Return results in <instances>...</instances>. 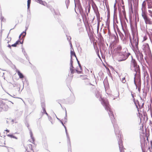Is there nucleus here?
Instances as JSON below:
<instances>
[{"instance_id":"obj_54","label":"nucleus","mask_w":152,"mask_h":152,"mask_svg":"<svg viewBox=\"0 0 152 152\" xmlns=\"http://www.w3.org/2000/svg\"><path fill=\"white\" fill-rule=\"evenodd\" d=\"M109 20H107H107L106 21V24H109Z\"/></svg>"},{"instance_id":"obj_14","label":"nucleus","mask_w":152,"mask_h":152,"mask_svg":"<svg viewBox=\"0 0 152 152\" xmlns=\"http://www.w3.org/2000/svg\"><path fill=\"white\" fill-rule=\"evenodd\" d=\"M26 31H23L22 33L20 35H19V40H20V38L21 37V36L22 35V39L25 36H26Z\"/></svg>"},{"instance_id":"obj_36","label":"nucleus","mask_w":152,"mask_h":152,"mask_svg":"<svg viewBox=\"0 0 152 152\" xmlns=\"http://www.w3.org/2000/svg\"><path fill=\"white\" fill-rule=\"evenodd\" d=\"M121 81L123 83H125L126 82L125 77L122 78V79L121 80Z\"/></svg>"},{"instance_id":"obj_43","label":"nucleus","mask_w":152,"mask_h":152,"mask_svg":"<svg viewBox=\"0 0 152 152\" xmlns=\"http://www.w3.org/2000/svg\"><path fill=\"white\" fill-rule=\"evenodd\" d=\"M76 72H77V74H78L81 73V72H82L81 70V71H79V70H76Z\"/></svg>"},{"instance_id":"obj_37","label":"nucleus","mask_w":152,"mask_h":152,"mask_svg":"<svg viewBox=\"0 0 152 152\" xmlns=\"http://www.w3.org/2000/svg\"><path fill=\"white\" fill-rule=\"evenodd\" d=\"M74 2H75V7H76V2L77 3H78V2H80V0H74Z\"/></svg>"},{"instance_id":"obj_58","label":"nucleus","mask_w":152,"mask_h":152,"mask_svg":"<svg viewBox=\"0 0 152 152\" xmlns=\"http://www.w3.org/2000/svg\"><path fill=\"white\" fill-rule=\"evenodd\" d=\"M141 148H142V152H145V151L144 150L142 146H141Z\"/></svg>"},{"instance_id":"obj_23","label":"nucleus","mask_w":152,"mask_h":152,"mask_svg":"<svg viewBox=\"0 0 152 152\" xmlns=\"http://www.w3.org/2000/svg\"><path fill=\"white\" fill-rule=\"evenodd\" d=\"M147 93L146 92H145L144 90V89L143 91V93H142V97L143 98H145V97L147 96Z\"/></svg>"},{"instance_id":"obj_6","label":"nucleus","mask_w":152,"mask_h":152,"mask_svg":"<svg viewBox=\"0 0 152 152\" xmlns=\"http://www.w3.org/2000/svg\"><path fill=\"white\" fill-rule=\"evenodd\" d=\"M142 48L144 52L148 53L150 51L149 45L148 43L144 44L142 46Z\"/></svg>"},{"instance_id":"obj_15","label":"nucleus","mask_w":152,"mask_h":152,"mask_svg":"<svg viewBox=\"0 0 152 152\" xmlns=\"http://www.w3.org/2000/svg\"><path fill=\"white\" fill-rule=\"evenodd\" d=\"M77 5L78 8L79 10L81 12V11H83V9L80 2L77 3Z\"/></svg>"},{"instance_id":"obj_30","label":"nucleus","mask_w":152,"mask_h":152,"mask_svg":"<svg viewBox=\"0 0 152 152\" xmlns=\"http://www.w3.org/2000/svg\"><path fill=\"white\" fill-rule=\"evenodd\" d=\"M118 33L120 37L122 39L123 37L124 36V35L120 31H118Z\"/></svg>"},{"instance_id":"obj_60","label":"nucleus","mask_w":152,"mask_h":152,"mask_svg":"<svg viewBox=\"0 0 152 152\" xmlns=\"http://www.w3.org/2000/svg\"><path fill=\"white\" fill-rule=\"evenodd\" d=\"M64 128H65V129L66 133L67 132L66 127L65 126H64Z\"/></svg>"},{"instance_id":"obj_11","label":"nucleus","mask_w":152,"mask_h":152,"mask_svg":"<svg viewBox=\"0 0 152 152\" xmlns=\"http://www.w3.org/2000/svg\"><path fill=\"white\" fill-rule=\"evenodd\" d=\"M146 11H142V16L145 22L149 21L145 13Z\"/></svg>"},{"instance_id":"obj_55","label":"nucleus","mask_w":152,"mask_h":152,"mask_svg":"<svg viewBox=\"0 0 152 152\" xmlns=\"http://www.w3.org/2000/svg\"><path fill=\"white\" fill-rule=\"evenodd\" d=\"M63 120L65 122H66L67 121V118L66 119H64Z\"/></svg>"},{"instance_id":"obj_47","label":"nucleus","mask_w":152,"mask_h":152,"mask_svg":"<svg viewBox=\"0 0 152 152\" xmlns=\"http://www.w3.org/2000/svg\"><path fill=\"white\" fill-rule=\"evenodd\" d=\"M72 69L74 68V67L73 66V64H70V69Z\"/></svg>"},{"instance_id":"obj_57","label":"nucleus","mask_w":152,"mask_h":152,"mask_svg":"<svg viewBox=\"0 0 152 152\" xmlns=\"http://www.w3.org/2000/svg\"><path fill=\"white\" fill-rule=\"evenodd\" d=\"M60 121L61 122V124H62L63 126H64H64H65V125H64L63 122L61 120H60Z\"/></svg>"},{"instance_id":"obj_48","label":"nucleus","mask_w":152,"mask_h":152,"mask_svg":"<svg viewBox=\"0 0 152 152\" xmlns=\"http://www.w3.org/2000/svg\"><path fill=\"white\" fill-rule=\"evenodd\" d=\"M121 27H122V29L123 31L125 33V30L124 29V27H123V26L122 25V23H121Z\"/></svg>"},{"instance_id":"obj_34","label":"nucleus","mask_w":152,"mask_h":152,"mask_svg":"<svg viewBox=\"0 0 152 152\" xmlns=\"http://www.w3.org/2000/svg\"><path fill=\"white\" fill-rule=\"evenodd\" d=\"M110 18V11L109 10L107 12V20H109Z\"/></svg>"},{"instance_id":"obj_8","label":"nucleus","mask_w":152,"mask_h":152,"mask_svg":"<svg viewBox=\"0 0 152 152\" xmlns=\"http://www.w3.org/2000/svg\"><path fill=\"white\" fill-rule=\"evenodd\" d=\"M92 7L96 15H100L98 7L95 3L92 4Z\"/></svg>"},{"instance_id":"obj_16","label":"nucleus","mask_w":152,"mask_h":152,"mask_svg":"<svg viewBox=\"0 0 152 152\" xmlns=\"http://www.w3.org/2000/svg\"><path fill=\"white\" fill-rule=\"evenodd\" d=\"M17 73L20 78L22 79L24 77L23 75L19 70H18Z\"/></svg>"},{"instance_id":"obj_59","label":"nucleus","mask_w":152,"mask_h":152,"mask_svg":"<svg viewBox=\"0 0 152 152\" xmlns=\"http://www.w3.org/2000/svg\"><path fill=\"white\" fill-rule=\"evenodd\" d=\"M1 21H2L4 19V17H3L2 16H1Z\"/></svg>"},{"instance_id":"obj_24","label":"nucleus","mask_w":152,"mask_h":152,"mask_svg":"<svg viewBox=\"0 0 152 152\" xmlns=\"http://www.w3.org/2000/svg\"><path fill=\"white\" fill-rule=\"evenodd\" d=\"M67 145L68 146V150L69 152H71V142H70V145H69L68 143H67Z\"/></svg>"},{"instance_id":"obj_25","label":"nucleus","mask_w":152,"mask_h":152,"mask_svg":"<svg viewBox=\"0 0 152 152\" xmlns=\"http://www.w3.org/2000/svg\"><path fill=\"white\" fill-rule=\"evenodd\" d=\"M97 18V23H100V22L101 21V20H100V15H96Z\"/></svg>"},{"instance_id":"obj_20","label":"nucleus","mask_w":152,"mask_h":152,"mask_svg":"<svg viewBox=\"0 0 152 152\" xmlns=\"http://www.w3.org/2000/svg\"><path fill=\"white\" fill-rule=\"evenodd\" d=\"M35 1L36 2L40 4L45 5L44 3H45V2L43 1L42 0H35Z\"/></svg>"},{"instance_id":"obj_62","label":"nucleus","mask_w":152,"mask_h":152,"mask_svg":"<svg viewBox=\"0 0 152 152\" xmlns=\"http://www.w3.org/2000/svg\"><path fill=\"white\" fill-rule=\"evenodd\" d=\"M130 8L131 9L132 11L133 8H132V4H131V7H130Z\"/></svg>"},{"instance_id":"obj_1","label":"nucleus","mask_w":152,"mask_h":152,"mask_svg":"<svg viewBox=\"0 0 152 152\" xmlns=\"http://www.w3.org/2000/svg\"><path fill=\"white\" fill-rule=\"evenodd\" d=\"M95 94L96 98H99V100H101L102 104L104 107L105 109L108 112L112 123L113 125L115 134L117 137L120 152H124L122 140L121 139V135L120 134V130L117 124L115 121V119L114 118V115L113 112L111 111V109L110 108V105L108 100L106 99H104L102 98L100 92L98 90H96V91Z\"/></svg>"},{"instance_id":"obj_17","label":"nucleus","mask_w":152,"mask_h":152,"mask_svg":"<svg viewBox=\"0 0 152 152\" xmlns=\"http://www.w3.org/2000/svg\"><path fill=\"white\" fill-rule=\"evenodd\" d=\"M66 137H67V143H68L69 145H70V139L69 135L68 134V132L66 133Z\"/></svg>"},{"instance_id":"obj_31","label":"nucleus","mask_w":152,"mask_h":152,"mask_svg":"<svg viewBox=\"0 0 152 152\" xmlns=\"http://www.w3.org/2000/svg\"><path fill=\"white\" fill-rule=\"evenodd\" d=\"M76 59L77 62V63L78 64L79 66V67L80 68V70H82V66L81 65L79 61L78 60L77 58H76Z\"/></svg>"},{"instance_id":"obj_41","label":"nucleus","mask_w":152,"mask_h":152,"mask_svg":"<svg viewBox=\"0 0 152 152\" xmlns=\"http://www.w3.org/2000/svg\"><path fill=\"white\" fill-rule=\"evenodd\" d=\"M22 52H23L24 54L26 53V52L25 51L23 48H22Z\"/></svg>"},{"instance_id":"obj_63","label":"nucleus","mask_w":152,"mask_h":152,"mask_svg":"<svg viewBox=\"0 0 152 152\" xmlns=\"http://www.w3.org/2000/svg\"><path fill=\"white\" fill-rule=\"evenodd\" d=\"M5 131H6L7 132H9V130L8 129H6L5 130Z\"/></svg>"},{"instance_id":"obj_40","label":"nucleus","mask_w":152,"mask_h":152,"mask_svg":"<svg viewBox=\"0 0 152 152\" xmlns=\"http://www.w3.org/2000/svg\"><path fill=\"white\" fill-rule=\"evenodd\" d=\"M149 14L151 17H152V12L151 11L149 10Z\"/></svg>"},{"instance_id":"obj_13","label":"nucleus","mask_w":152,"mask_h":152,"mask_svg":"<svg viewBox=\"0 0 152 152\" xmlns=\"http://www.w3.org/2000/svg\"><path fill=\"white\" fill-rule=\"evenodd\" d=\"M85 9L86 10H88V12H86V15L88 16V13H90L91 9V6L89 4L85 7Z\"/></svg>"},{"instance_id":"obj_12","label":"nucleus","mask_w":152,"mask_h":152,"mask_svg":"<svg viewBox=\"0 0 152 152\" xmlns=\"http://www.w3.org/2000/svg\"><path fill=\"white\" fill-rule=\"evenodd\" d=\"M146 1H144L142 4V11H146Z\"/></svg>"},{"instance_id":"obj_18","label":"nucleus","mask_w":152,"mask_h":152,"mask_svg":"<svg viewBox=\"0 0 152 152\" xmlns=\"http://www.w3.org/2000/svg\"><path fill=\"white\" fill-rule=\"evenodd\" d=\"M30 137H31V139H32V140L33 141L32 143H33L34 144V142L35 141V139H34V137H33L32 132L31 130H30Z\"/></svg>"},{"instance_id":"obj_9","label":"nucleus","mask_w":152,"mask_h":152,"mask_svg":"<svg viewBox=\"0 0 152 152\" xmlns=\"http://www.w3.org/2000/svg\"><path fill=\"white\" fill-rule=\"evenodd\" d=\"M137 59L139 61H143V55L138 50L137 53Z\"/></svg>"},{"instance_id":"obj_2","label":"nucleus","mask_w":152,"mask_h":152,"mask_svg":"<svg viewBox=\"0 0 152 152\" xmlns=\"http://www.w3.org/2000/svg\"><path fill=\"white\" fill-rule=\"evenodd\" d=\"M133 38L132 39L131 37H129V39L131 45L134 50L136 52L138 50V45L139 42V39L137 36H136L135 31L134 33L133 31H132Z\"/></svg>"},{"instance_id":"obj_32","label":"nucleus","mask_w":152,"mask_h":152,"mask_svg":"<svg viewBox=\"0 0 152 152\" xmlns=\"http://www.w3.org/2000/svg\"><path fill=\"white\" fill-rule=\"evenodd\" d=\"M70 72H71V73L72 74H74L75 72V69H71V68L70 69Z\"/></svg>"},{"instance_id":"obj_35","label":"nucleus","mask_w":152,"mask_h":152,"mask_svg":"<svg viewBox=\"0 0 152 152\" xmlns=\"http://www.w3.org/2000/svg\"><path fill=\"white\" fill-rule=\"evenodd\" d=\"M28 147L31 150V151H33L32 145L31 144H29L28 145Z\"/></svg>"},{"instance_id":"obj_21","label":"nucleus","mask_w":152,"mask_h":152,"mask_svg":"<svg viewBox=\"0 0 152 152\" xmlns=\"http://www.w3.org/2000/svg\"><path fill=\"white\" fill-rule=\"evenodd\" d=\"M11 84L13 86V87L14 88L16 87V88H19V90L20 89V86L19 84H18V83H14V84L11 83Z\"/></svg>"},{"instance_id":"obj_51","label":"nucleus","mask_w":152,"mask_h":152,"mask_svg":"<svg viewBox=\"0 0 152 152\" xmlns=\"http://www.w3.org/2000/svg\"><path fill=\"white\" fill-rule=\"evenodd\" d=\"M11 46L12 47H16L17 46V45H16V44L15 43L14 44H12V45H11Z\"/></svg>"},{"instance_id":"obj_44","label":"nucleus","mask_w":152,"mask_h":152,"mask_svg":"<svg viewBox=\"0 0 152 152\" xmlns=\"http://www.w3.org/2000/svg\"><path fill=\"white\" fill-rule=\"evenodd\" d=\"M99 24L100 23H97V31H98L99 29Z\"/></svg>"},{"instance_id":"obj_26","label":"nucleus","mask_w":152,"mask_h":152,"mask_svg":"<svg viewBox=\"0 0 152 152\" xmlns=\"http://www.w3.org/2000/svg\"><path fill=\"white\" fill-rule=\"evenodd\" d=\"M134 104H135L136 106V108H137V109L138 110V111H139V110H138V106L137 105V104H138L139 105V102L137 100H136V101H135L134 102Z\"/></svg>"},{"instance_id":"obj_45","label":"nucleus","mask_w":152,"mask_h":152,"mask_svg":"<svg viewBox=\"0 0 152 152\" xmlns=\"http://www.w3.org/2000/svg\"><path fill=\"white\" fill-rule=\"evenodd\" d=\"M117 10V8L116 7H115L114 8V16H115V12Z\"/></svg>"},{"instance_id":"obj_27","label":"nucleus","mask_w":152,"mask_h":152,"mask_svg":"<svg viewBox=\"0 0 152 152\" xmlns=\"http://www.w3.org/2000/svg\"><path fill=\"white\" fill-rule=\"evenodd\" d=\"M70 53H71V57H72V56H75L76 58H77L76 55L75 54V53L74 52V51H73L71 50V51H70Z\"/></svg>"},{"instance_id":"obj_53","label":"nucleus","mask_w":152,"mask_h":152,"mask_svg":"<svg viewBox=\"0 0 152 152\" xmlns=\"http://www.w3.org/2000/svg\"><path fill=\"white\" fill-rule=\"evenodd\" d=\"M138 90L139 92L140 91V86H138Z\"/></svg>"},{"instance_id":"obj_28","label":"nucleus","mask_w":152,"mask_h":152,"mask_svg":"<svg viewBox=\"0 0 152 152\" xmlns=\"http://www.w3.org/2000/svg\"><path fill=\"white\" fill-rule=\"evenodd\" d=\"M7 136L9 137H11V138H15L16 139H18V138L16 137L15 136L12 135L8 134L7 135Z\"/></svg>"},{"instance_id":"obj_7","label":"nucleus","mask_w":152,"mask_h":152,"mask_svg":"<svg viewBox=\"0 0 152 152\" xmlns=\"http://www.w3.org/2000/svg\"><path fill=\"white\" fill-rule=\"evenodd\" d=\"M136 73L135 74V77L134 78V84L135 86H136V88H137V84L136 83V81L138 82L137 83V85L138 86H141V79L140 77H139L138 78L136 79V80H135V76L136 75Z\"/></svg>"},{"instance_id":"obj_39","label":"nucleus","mask_w":152,"mask_h":152,"mask_svg":"<svg viewBox=\"0 0 152 152\" xmlns=\"http://www.w3.org/2000/svg\"><path fill=\"white\" fill-rule=\"evenodd\" d=\"M66 4H69V0H66L65 1Z\"/></svg>"},{"instance_id":"obj_19","label":"nucleus","mask_w":152,"mask_h":152,"mask_svg":"<svg viewBox=\"0 0 152 152\" xmlns=\"http://www.w3.org/2000/svg\"><path fill=\"white\" fill-rule=\"evenodd\" d=\"M5 61L8 64H10L11 63V62L9 59H8L6 56H4V57Z\"/></svg>"},{"instance_id":"obj_38","label":"nucleus","mask_w":152,"mask_h":152,"mask_svg":"<svg viewBox=\"0 0 152 152\" xmlns=\"http://www.w3.org/2000/svg\"><path fill=\"white\" fill-rule=\"evenodd\" d=\"M24 55L25 57L26 58V59L29 61V57H28L27 54V53H26L25 54H24Z\"/></svg>"},{"instance_id":"obj_42","label":"nucleus","mask_w":152,"mask_h":152,"mask_svg":"<svg viewBox=\"0 0 152 152\" xmlns=\"http://www.w3.org/2000/svg\"><path fill=\"white\" fill-rule=\"evenodd\" d=\"M73 61L72 60V57H70V64H73Z\"/></svg>"},{"instance_id":"obj_3","label":"nucleus","mask_w":152,"mask_h":152,"mask_svg":"<svg viewBox=\"0 0 152 152\" xmlns=\"http://www.w3.org/2000/svg\"><path fill=\"white\" fill-rule=\"evenodd\" d=\"M130 55V53L128 52H126V51L121 52L118 53V57L117 60L118 61H125Z\"/></svg>"},{"instance_id":"obj_4","label":"nucleus","mask_w":152,"mask_h":152,"mask_svg":"<svg viewBox=\"0 0 152 152\" xmlns=\"http://www.w3.org/2000/svg\"><path fill=\"white\" fill-rule=\"evenodd\" d=\"M132 60L130 63V67H134V70L136 73L139 74L140 73V70L139 66L137 63L136 60L133 58L132 56L131 55Z\"/></svg>"},{"instance_id":"obj_52","label":"nucleus","mask_w":152,"mask_h":152,"mask_svg":"<svg viewBox=\"0 0 152 152\" xmlns=\"http://www.w3.org/2000/svg\"><path fill=\"white\" fill-rule=\"evenodd\" d=\"M146 2L147 1V4H148V2H152V1H151V0H145Z\"/></svg>"},{"instance_id":"obj_33","label":"nucleus","mask_w":152,"mask_h":152,"mask_svg":"<svg viewBox=\"0 0 152 152\" xmlns=\"http://www.w3.org/2000/svg\"><path fill=\"white\" fill-rule=\"evenodd\" d=\"M66 37H67V40L69 41V42L70 41V40L71 39V37L70 36L67 35H66Z\"/></svg>"},{"instance_id":"obj_46","label":"nucleus","mask_w":152,"mask_h":152,"mask_svg":"<svg viewBox=\"0 0 152 152\" xmlns=\"http://www.w3.org/2000/svg\"><path fill=\"white\" fill-rule=\"evenodd\" d=\"M20 42V40L18 39V41H16L15 43L16 45H18L19 44V43Z\"/></svg>"},{"instance_id":"obj_61","label":"nucleus","mask_w":152,"mask_h":152,"mask_svg":"<svg viewBox=\"0 0 152 152\" xmlns=\"http://www.w3.org/2000/svg\"><path fill=\"white\" fill-rule=\"evenodd\" d=\"M23 40L22 41V42L20 41V44H22L23 43Z\"/></svg>"},{"instance_id":"obj_56","label":"nucleus","mask_w":152,"mask_h":152,"mask_svg":"<svg viewBox=\"0 0 152 152\" xmlns=\"http://www.w3.org/2000/svg\"><path fill=\"white\" fill-rule=\"evenodd\" d=\"M11 45H10L9 44L7 46L8 47H9L11 49Z\"/></svg>"},{"instance_id":"obj_29","label":"nucleus","mask_w":152,"mask_h":152,"mask_svg":"<svg viewBox=\"0 0 152 152\" xmlns=\"http://www.w3.org/2000/svg\"><path fill=\"white\" fill-rule=\"evenodd\" d=\"M31 0H28L27 1V8L28 9L30 6Z\"/></svg>"},{"instance_id":"obj_64","label":"nucleus","mask_w":152,"mask_h":152,"mask_svg":"<svg viewBox=\"0 0 152 152\" xmlns=\"http://www.w3.org/2000/svg\"><path fill=\"white\" fill-rule=\"evenodd\" d=\"M44 114H45L47 116H48V114L46 112V113L45 112Z\"/></svg>"},{"instance_id":"obj_50","label":"nucleus","mask_w":152,"mask_h":152,"mask_svg":"<svg viewBox=\"0 0 152 152\" xmlns=\"http://www.w3.org/2000/svg\"><path fill=\"white\" fill-rule=\"evenodd\" d=\"M67 118V113H66V110H65V116L64 118V119H66Z\"/></svg>"},{"instance_id":"obj_49","label":"nucleus","mask_w":152,"mask_h":152,"mask_svg":"<svg viewBox=\"0 0 152 152\" xmlns=\"http://www.w3.org/2000/svg\"><path fill=\"white\" fill-rule=\"evenodd\" d=\"M69 44L70 45L71 48H72V44L71 41H69Z\"/></svg>"},{"instance_id":"obj_10","label":"nucleus","mask_w":152,"mask_h":152,"mask_svg":"<svg viewBox=\"0 0 152 152\" xmlns=\"http://www.w3.org/2000/svg\"><path fill=\"white\" fill-rule=\"evenodd\" d=\"M45 103L44 102H41V107L42 108V111H41V113H42V116L43 115L45 112L46 113V110L45 108Z\"/></svg>"},{"instance_id":"obj_22","label":"nucleus","mask_w":152,"mask_h":152,"mask_svg":"<svg viewBox=\"0 0 152 152\" xmlns=\"http://www.w3.org/2000/svg\"><path fill=\"white\" fill-rule=\"evenodd\" d=\"M121 49H122L121 46L120 45H118L117 47L115 49L116 51L117 52H119V51H121Z\"/></svg>"},{"instance_id":"obj_5","label":"nucleus","mask_w":152,"mask_h":152,"mask_svg":"<svg viewBox=\"0 0 152 152\" xmlns=\"http://www.w3.org/2000/svg\"><path fill=\"white\" fill-rule=\"evenodd\" d=\"M9 109L8 106L4 103L2 101H0V111H7Z\"/></svg>"}]
</instances>
